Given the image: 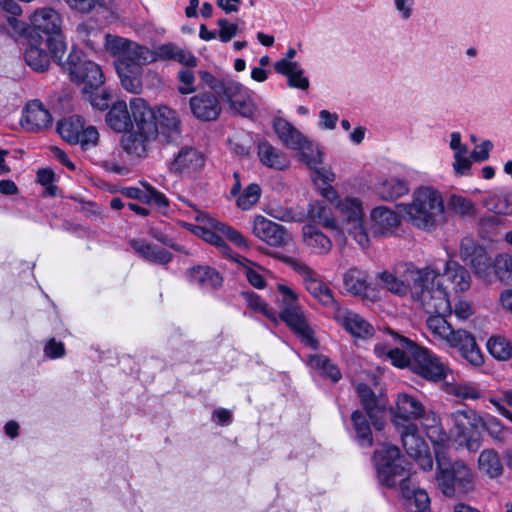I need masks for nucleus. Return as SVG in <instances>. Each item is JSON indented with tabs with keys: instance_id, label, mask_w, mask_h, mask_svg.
I'll return each mask as SVG.
<instances>
[{
	"instance_id": "f257e3e1",
	"label": "nucleus",
	"mask_w": 512,
	"mask_h": 512,
	"mask_svg": "<svg viewBox=\"0 0 512 512\" xmlns=\"http://www.w3.org/2000/svg\"><path fill=\"white\" fill-rule=\"evenodd\" d=\"M374 352L378 357L390 360L396 367L410 366L415 373L428 380L441 381L449 371L440 358L428 349L391 328L383 332V339L375 344Z\"/></svg>"
},
{
	"instance_id": "6e6d98bb",
	"label": "nucleus",
	"mask_w": 512,
	"mask_h": 512,
	"mask_svg": "<svg viewBox=\"0 0 512 512\" xmlns=\"http://www.w3.org/2000/svg\"><path fill=\"white\" fill-rule=\"evenodd\" d=\"M193 67L190 66H184L182 69L179 70L177 74V79L180 83L178 87V91L181 94H191L195 92V75L192 70Z\"/></svg>"
},
{
	"instance_id": "a878e982",
	"label": "nucleus",
	"mask_w": 512,
	"mask_h": 512,
	"mask_svg": "<svg viewBox=\"0 0 512 512\" xmlns=\"http://www.w3.org/2000/svg\"><path fill=\"white\" fill-rule=\"evenodd\" d=\"M373 189L374 193L383 201H395L409 193L408 182L392 175L379 178Z\"/></svg>"
},
{
	"instance_id": "58836bf2",
	"label": "nucleus",
	"mask_w": 512,
	"mask_h": 512,
	"mask_svg": "<svg viewBox=\"0 0 512 512\" xmlns=\"http://www.w3.org/2000/svg\"><path fill=\"white\" fill-rule=\"evenodd\" d=\"M84 124V120L81 116L72 115L58 122L57 131L66 142L78 144L79 135Z\"/></svg>"
},
{
	"instance_id": "5fc2aeb1",
	"label": "nucleus",
	"mask_w": 512,
	"mask_h": 512,
	"mask_svg": "<svg viewBox=\"0 0 512 512\" xmlns=\"http://www.w3.org/2000/svg\"><path fill=\"white\" fill-rule=\"evenodd\" d=\"M214 228L217 232L222 233L227 239L237 245L239 248L248 249L249 244L248 240L244 237L242 233L234 229L233 227L222 223L216 222L214 224Z\"/></svg>"
},
{
	"instance_id": "2f4dec72",
	"label": "nucleus",
	"mask_w": 512,
	"mask_h": 512,
	"mask_svg": "<svg viewBox=\"0 0 512 512\" xmlns=\"http://www.w3.org/2000/svg\"><path fill=\"white\" fill-rule=\"evenodd\" d=\"M106 122L111 129L118 133L126 132L135 125L132 109L126 102H115L106 115Z\"/></svg>"
},
{
	"instance_id": "ea45409f",
	"label": "nucleus",
	"mask_w": 512,
	"mask_h": 512,
	"mask_svg": "<svg viewBox=\"0 0 512 512\" xmlns=\"http://www.w3.org/2000/svg\"><path fill=\"white\" fill-rule=\"evenodd\" d=\"M368 415L356 410L351 415V420L356 432L358 443L362 447H371L373 445V437L370 428V422L367 419Z\"/></svg>"
},
{
	"instance_id": "5701e85b",
	"label": "nucleus",
	"mask_w": 512,
	"mask_h": 512,
	"mask_svg": "<svg viewBox=\"0 0 512 512\" xmlns=\"http://www.w3.org/2000/svg\"><path fill=\"white\" fill-rule=\"evenodd\" d=\"M52 116L41 101L32 100L25 106L21 125L29 132H38L51 125Z\"/></svg>"
},
{
	"instance_id": "680f3d73",
	"label": "nucleus",
	"mask_w": 512,
	"mask_h": 512,
	"mask_svg": "<svg viewBox=\"0 0 512 512\" xmlns=\"http://www.w3.org/2000/svg\"><path fill=\"white\" fill-rule=\"evenodd\" d=\"M448 203L450 208L460 215H471L474 212V206L471 200L463 196L452 195Z\"/></svg>"
},
{
	"instance_id": "f3484780",
	"label": "nucleus",
	"mask_w": 512,
	"mask_h": 512,
	"mask_svg": "<svg viewBox=\"0 0 512 512\" xmlns=\"http://www.w3.org/2000/svg\"><path fill=\"white\" fill-rule=\"evenodd\" d=\"M252 234L267 245L275 248L286 246L291 240V234L280 225L263 215H256L252 221Z\"/></svg>"
},
{
	"instance_id": "39448f33",
	"label": "nucleus",
	"mask_w": 512,
	"mask_h": 512,
	"mask_svg": "<svg viewBox=\"0 0 512 512\" xmlns=\"http://www.w3.org/2000/svg\"><path fill=\"white\" fill-rule=\"evenodd\" d=\"M444 211L443 199L439 191L430 186H422L413 193L411 203L404 206L408 220L417 228L431 231L437 225Z\"/></svg>"
},
{
	"instance_id": "f03ea898",
	"label": "nucleus",
	"mask_w": 512,
	"mask_h": 512,
	"mask_svg": "<svg viewBox=\"0 0 512 512\" xmlns=\"http://www.w3.org/2000/svg\"><path fill=\"white\" fill-rule=\"evenodd\" d=\"M395 274L383 271L378 274L381 284L391 293L399 296L409 294L411 299L428 311H447L444 293L433 290L440 275L432 268H417L405 263L396 268Z\"/></svg>"
},
{
	"instance_id": "4d7b16f0",
	"label": "nucleus",
	"mask_w": 512,
	"mask_h": 512,
	"mask_svg": "<svg viewBox=\"0 0 512 512\" xmlns=\"http://www.w3.org/2000/svg\"><path fill=\"white\" fill-rule=\"evenodd\" d=\"M357 393L361 400L363 408L365 409L368 415V418H373V409H375L376 407V398L374 392L368 385L360 383L357 385Z\"/></svg>"
},
{
	"instance_id": "0e129e2a",
	"label": "nucleus",
	"mask_w": 512,
	"mask_h": 512,
	"mask_svg": "<svg viewBox=\"0 0 512 512\" xmlns=\"http://www.w3.org/2000/svg\"><path fill=\"white\" fill-rule=\"evenodd\" d=\"M295 56L296 50L294 48H289L286 52L285 57L275 62V71L279 74H287V72H289L288 69L297 68V65H299V63L293 61Z\"/></svg>"
},
{
	"instance_id": "0eeeda50",
	"label": "nucleus",
	"mask_w": 512,
	"mask_h": 512,
	"mask_svg": "<svg viewBox=\"0 0 512 512\" xmlns=\"http://www.w3.org/2000/svg\"><path fill=\"white\" fill-rule=\"evenodd\" d=\"M277 290L276 303L280 308L277 318L279 317L285 322L305 345L317 349L318 342L303 310L299 306L297 295L289 287L282 284L278 285Z\"/></svg>"
},
{
	"instance_id": "9d476101",
	"label": "nucleus",
	"mask_w": 512,
	"mask_h": 512,
	"mask_svg": "<svg viewBox=\"0 0 512 512\" xmlns=\"http://www.w3.org/2000/svg\"><path fill=\"white\" fill-rule=\"evenodd\" d=\"M107 47L118 56L115 67L123 65L138 73L143 65L155 62L152 50L126 38L107 36Z\"/></svg>"
},
{
	"instance_id": "09e8293b",
	"label": "nucleus",
	"mask_w": 512,
	"mask_h": 512,
	"mask_svg": "<svg viewBox=\"0 0 512 512\" xmlns=\"http://www.w3.org/2000/svg\"><path fill=\"white\" fill-rule=\"evenodd\" d=\"M243 296L247 302V305L254 311L263 314L269 320L277 322V312L273 308L268 306L259 295L254 292L243 293Z\"/></svg>"
},
{
	"instance_id": "4468645a",
	"label": "nucleus",
	"mask_w": 512,
	"mask_h": 512,
	"mask_svg": "<svg viewBox=\"0 0 512 512\" xmlns=\"http://www.w3.org/2000/svg\"><path fill=\"white\" fill-rule=\"evenodd\" d=\"M282 260L302 277L307 291L321 304L335 308V310L339 307L331 289L320 279L317 272L299 259L283 256Z\"/></svg>"
},
{
	"instance_id": "774afa93",
	"label": "nucleus",
	"mask_w": 512,
	"mask_h": 512,
	"mask_svg": "<svg viewBox=\"0 0 512 512\" xmlns=\"http://www.w3.org/2000/svg\"><path fill=\"white\" fill-rule=\"evenodd\" d=\"M493 149V143L490 140H484L477 145L470 153L469 157L473 162H484L489 159L490 151Z\"/></svg>"
},
{
	"instance_id": "6ab92c4d",
	"label": "nucleus",
	"mask_w": 512,
	"mask_h": 512,
	"mask_svg": "<svg viewBox=\"0 0 512 512\" xmlns=\"http://www.w3.org/2000/svg\"><path fill=\"white\" fill-rule=\"evenodd\" d=\"M460 257L471 266L477 276L486 278L490 274L493 261L486 249L477 245L473 239H462L460 244Z\"/></svg>"
},
{
	"instance_id": "338daca9",
	"label": "nucleus",
	"mask_w": 512,
	"mask_h": 512,
	"mask_svg": "<svg viewBox=\"0 0 512 512\" xmlns=\"http://www.w3.org/2000/svg\"><path fill=\"white\" fill-rule=\"evenodd\" d=\"M98 139L99 133L95 127H83L79 135L78 144H80L83 149H87L90 146H95L98 142Z\"/></svg>"
},
{
	"instance_id": "9b49d317",
	"label": "nucleus",
	"mask_w": 512,
	"mask_h": 512,
	"mask_svg": "<svg viewBox=\"0 0 512 512\" xmlns=\"http://www.w3.org/2000/svg\"><path fill=\"white\" fill-rule=\"evenodd\" d=\"M373 460L379 482L386 487H395L396 478L405 475V460L401 456L399 448L394 445H381L375 450Z\"/></svg>"
},
{
	"instance_id": "e2e57ef3",
	"label": "nucleus",
	"mask_w": 512,
	"mask_h": 512,
	"mask_svg": "<svg viewBox=\"0 0 512 512\" xmlns=\"http://www.w3.org/2000/svg\"><path fill=\"white\" fill-rule=\"evenodd\" d=\"M217 25L219 27L218 37L223 43L231 41L238 33V25L229 22L226 18L218 19Z\"/></svg>"
},
{
	"instance_id": "412c9836",
	"label": "nucleus",
	"mask_w": 512,
	"mask_h": 512,
	"mask_svg": "<svg viewBox=\"0 0 512 512\" xmlns=\"http://www.w3.org/2000/svg\"><path fill=\"white\" fill-rule=\"evenodd\" d=\"M205 159L201 152L191 147L179 150L171 162L170 171L181 176H191L203 169Z\"/></svg>"
},
{
	"instance_id": "aec40b11",
	"label": "nucleus",
	"mask_w": 512,
	"mask_h": 512,
	"mask_svg": "<svg viewBox=\"0 0 512 512\" xmlns=\"http://www.w3.org/2000/svg\"><path fill=\"white\" fill-rule=\"evenodd\" d=\"M24 59L26 64L33 70L38 72H44L49 68L50 61L53 59L61 67L64 61L57 60L53 57L51 50L46 46V39L42 36H34L32 33L28 37V46L24 53Z\"/></svg>"
},
{
	"instance_id": "052dcab7",
	"label": "nucleus",
	"mask_w": 512,
	"mask_h": 512,
	"mask_svg": "<svg viewBox=\"0 0 512 512\" xmlns=\"http://www.w3.org/2000/svg\"><path fill=\"white\" fill-rule=\"evenodd\" d=\"M197 230L201 231V237L208 243L214 245L219 249L221 253L224 255H230L231 249L226 244V242L222 239L221 236L217 234L215 231H211L208 229H204L201 227H197Z\"/></svg>"
},
{
	"instance_id": "8fccbe9b",
	"label": "nucleus",
	"mask_w": 512,
	"mask_h": 512,
	"mask_svg": "<svg viewBox=\"0 0 512 512\" xmlns=\"http://www.w3.org/2000/svg\"><path fill=\"white\" fill-rule=\"evenodd\" d=\"M492 269L501 281H512V255L499 254L493 261Z\"/></svg>"
},
{
	"instance_id": "6e6552de",
	"label": "nucleus",
	"mask_w": 512,
	"mask_h": 512,
	"mask_svg": "<svg viewBox=\"0 0 512 512\" xmlns=\"http://www.w3.org/2000/svg\"><path fill=\"white\" fill-rule=\"evenodd\" d=\"M415 420H421L422 425L427 429V436L433 441V434L440 432L439 419L432 411H426L424 405L414 396L403 393L399 394L396 402V409L393 413L392 422L396 428L416 425ZM440 437L438 441H443Z\"/></svg>"
},
{
	"instance_id": "c03bdc74",
	"label": "nucleus",
	"mask_w": 512,
	"mask_h": 512,
	"mask_svg": "<svg viewBox=\"0 0 512 512\" xmlns=\"http://www.w3.org/2000/svg\"><path fill=\"white\" fill-rule=\"evenodd\" d=\"M116 71L120 77L123 88L131 93L138 94L142 90L141 74L142 71L136 73L133 69L126 66H116Z\"/></svg>"
},
{
	"instance_id": "bb28decb",
	"label": "nucleus",
	"mask_w": 512,
	"mask_h": 512,
	"mask_svg": "<svg viewBox=\"0 0 512 512\" xmlns=\"http://www.w3.org/2000/svg\"><path fill=\"white\" fill-rule=\"evenodd\" d=\"M449 147L453 151L452 168L456 176H465L470 173L472 161L469 157L468 145L462 142L460 132L450 134Z\"/></svg>"
},
{
	"instance_id": "c9c22d12",
	"label": "nucleus",
	"mask_w": 512,
	"mask_h": 512,
	"mask_svg": "<svg viewBox=\"0 0 512 512\" xmlns=\"http://www.w3.org/2000/svg\"><path fill=\"white\" fill-rule=\"evenodd\" d=\"M190 279L203 289L213 290L222 286L223 278L209 266H197L190 270Z\"/></svg>"
},
{
	"instance_id": "e433bc0d",
	"label": "nucleus",
	"mask_w": 512,
	"mask_h": 512,
	"mask_svg": "<svg viewBox=\"0 0 512 512\" xmlns=\"http://www.w3.org/2000/svg\"><path fill=\"white\" fill-rule=\"evenodd\" d=\"M308 215L311 220L329 229H337V220L334 217L330 205L324 201H315L309 205Z\"/></svg>"
},
{
	"instance_id": "473e14b6",
	"label": "nucleus",
	"mask_w": 512,
	"mask_h": 512,
	"mask_svg": "<svg viewBox=\"0 0 512 512\" xmlns=\"http://www.w3.org/2000/svg\"><path fill=\"white\" fill-rule=\"evenodd\" d=\"M303 242L313 254L326 255L332 248V241L313 225L303 227Z\"/></svg>"
},
{
	"instance_id": "393cba45",
	"label": "nucleus",
	"mask_w": 512,
	"mask_h": 512,
	"mask_svg": "<svg viewBox=\"0 0 512 512\" xmlns=\"http://www.w3.org/2000/svg\"><path fill=\"white\" fill-rule=\"evenodd\" d=\"M129 244L139 257L149 263L167 265L173 259L172 253L168 250L156 244L149 243L145 239H131Z\"/></svg>"
},
{
	"instance_id": "79ce46f5",
	"label": "nucleus",
	"mask_w": 512,
	"mask_h": 512,
	"mask_svg": "<svg viewBox=\"0 0 512 512\" xmlns=\"http://www.w3.org/2000/svg\"><path fill=\"white\" fill-rule=\"evenodd\" d=\"M308 363L311 368L329 378L332 382H338L342 377L339 368L325 355H310Z\"/></svg>"
},
{
	"instance_id": "69168bd1",
	"label": "nucleus",
	"mask_w": 512,
	"mask_h": 512,
	"mask_svg": "<svg viewBox=\"0 0 512 512\" xmlns=\"http://www.w3.org/2000/svg\"><path fill=\"white\" fill-rule=\"evenodd\" d=\"M146 196L148 200L144 202L146 204H153L159 209H166L169 205L168 198L150 184H147Z\"/></svg>"
},
{
	"instance_id": "4c0bfd02",
	"label": "nucleus",
	"mask_w": 512,
	"mask_h": 512,
	"mask_svg": "<svg viewBox=\"0 0 512 512\" xmlns=\"http://www.w3.org/2000/svg\"><path fill=\"white\" fill-rule=\"evenodd\" d=\"M343 284L350 294L363 296L369 287L367 273L358 268H350L343 276Z\"/></svg>"
},
{
	"instance_id": "a211bd4d",
	"label": "nucleus",
	"mask_w": 512,
	"mask_h": 512,
	"mask_svg": "<svg viewBox=\"0 0 512 512\" xmlns=\"http://www.w3.org/2000/svg\"><path fill=\"white\" fill-rule=\"evenodd\" d=\"M217 95L229 102L231 108L243 116L253 113L254 107L246 87L231 78H222Z\"/></svg>"
},
{
	"instance_id": "72a5a7b5",
	"label": "nucleus",
	"mask_w": 512,
	"mask_h": 512,
	"mask_svg": "<svg viewBox=\"0 0 512 512\" xmlns=\"http://www.w3.org/2000/svg\"><path fill=\"white\" fill-rule=\"evenodd\" d=\"M273 128L281 142L290 149L297 150L301 147L305 136L296 129L290 122L283 118H275Z\"/></svg>"
},
{
	"instance_id": "dca6fc26",
	"label": "nucleus",
	"mask_w": 512,
	"mask_h": 512,
	"mask_svg": "<svg viewBox=\"0 0 512 512\" xmlns=\"http://www.w3.org/2000/svg\"><path fill=\"white\" fill-rule=\"evenodd\" d=\"M450 419L459 440L469 451H477L480 447L479 433L476 430L480 421L478 414L471 408L457 409L451 413Z\"/></svg>"
},
{
	"instance_id": "20e7f679",
	"label": "nucleus",
	"mask_w": 512,
	"mask_h": 512,
	"mask_svg": "<svg viewBox=\"0 0 512 512\" xmlns=\"http://www.w3.org/2000/svg\"><path fill=\"white\" fill-rule=\"evenodd\" d=\"M129 104L135 125L126 131L121 144L126 153L143 158L148 154L149 144L158 135L156 116L142 98H132Z\"/></svg>"
},
{
	"instance_id": "864d4df0",
	"label": "nucleus",
	"mask_w": 512,
	"mask_h": 512,
	"mask_svg": "<svg viewBox=\"0 0 512 512\" xmlns=\"http://www.w3.org/2000/svg\"><path fill=\"white\" fill-rule=\"evenodd\" d=\"M485 428L495 442L506 443L508 441L510 429L505 427L496 417H490L485 424Z\"/></svg>"
},
{
	"instance_id": "13d9d810",
	"label": "nucleus",
	"mask_w": 512,
	"mask_h": 512,
	"mask_svg": "<svg viewBox=\"0 0 512 512\" xmlns=\"http://www.w3.org/2000/svg\"><path fill=\"white\" fill-rule=\"evenodd\" d=\"M287 74H282L287 77L288 86L291 88H297L301 90H307L309 88V79L304 76V70L297 65V68L288 69Z\"/></svg>"
},
{
	"instance_id": "f704fd0d",
	"label": "nucleus",
	"mask_w": 512,
	"mask_h": 512,
	"mask_svg": "<svg viewBox=\"0 0 512 512\" xmlns=\"http://www.w3.org/2000/svg\"><path fill=\"white\" fill-rule=\"evenodd\" d=\"M441 278L449 282L456 292L466 291L471 284L469 272L455 261H447Z\"/></svg>"
},
{
	"instance_id": "a19ab883",
	"label": "nucleus",
	"mask_w": 512,
	"mask_h": 512,
	"mask_svg": "<svg viewBox=\"0 0 512 512\" xmlns=\"http://www.w3.org/2000/svg\"><path fill=\"white\" fill-rule=\"evenodd\" d=\"M479 469L490 478H496L503 473V466L498 453L493 449L483 450L478 458Z\"/></svg>"
},
{
	"instance_id": "2eb2a0df",
	"label": "nucleus",
	"mask_w": 512,
	"mask_h": 512,
	"mask_svg": "<svg viewBox=\"0 0 512 512\" xmlns=\"http://www.w3.org/2000/svg\"><path fill=\"white\" fill-rule=\"evenodd\" d=\"M407 455L413 459L423 471H431L433 458L425 440L419 435L417 425L396 428Z\"/></svg>"
},
{
	"instance_id": "a18cd8bd",
	"label": "nucleus",
	"mask_w": 512,
	"mask_h": 512,
	"mask_svg": "<svg viewBox=\"0 0 512 512\" xmlns=\"http://www.w3.org/2000/svg\"><path fill=\"white\" fill-rule=\"evenodd\" d=\"M299 151V158L310 168H316L317 165L322 163V152L319 147L307 138L301 144V147L297 148Z\"/></svg>"
},
{
	"instance_id": "f8f14e48",
	"label": "nucleus",
	"mask_w": 512,
	"mask_h": 512,
	"mask_svg": "<svg viewBox=\"0 0 512 512\" xmlns=\"http://www.w3.org/2000/svg\"><path fill=\"white\" fill-rule=\"evenodd\" d=\"M62 68L67 70L71 78L84 83L83 91L100 88L104 83V75L98 64L87 60L79 50H72Z\"/></svg>"
},
{
	"instance_id": "ddd939ff",
	"label": "nucleus",
	"mask_w": 512,
	"mask_h": 512,
	"mask_svg": "<svg viewBox=\"0 0 512 512\" xmlns=\"http://www.w3.org/2000/svg\"><path fill=\"white\" fill-rule=\"evenodd\" d=\"M335 208L347 232L361 248L369 244V237L363 226V207L358 198L346 197L335 203Z\"/></svg>"
},
{
	"instance_id": "49530a36",
	"label": "nucleus",
	"mask_w": 512,
	"mask_h": 512,
	"mask_svg": "<svg viewBox=\"0 0 512 512\" xmlns=\"http://www.w3.org/2000/svg\"><path fill=\"white\" fill-rule=\"evenodd\" d=\"M489 353L498 360H508L512 356V344L504 337L493 336L487 342Z\"/></svg>"
},
{
	"instance_id": "423d86ee",
	"label": "nucleus",
	"mask_w": 512,
	"mask_h": 512,
	"mask_svg": "<svg viewBox=\"0 0 512 512\" xmlns=\"http://www.w3.org/2000/svg\"><path fill=\"white\" fill-rule=\"evenodd\" d=\"M436 480L441 492L449 498L466 494L474 488L471 469L462 461L451 462L443 452L436 451Z\"/></svg>"
},
{
	"instance_id": "603ef678",
	"label": "nucleus",
	"mask_w": 512,
	"mask_h": 512,
	"mask_svg": "<svg viewBox=\"0 0 512 512\" xmlns=\"http://www.w3.org/2000/svg\"><path fill=\"white\" fill-rule=\"evenodd\" d=\"M83 94L91 105L99 110H106L112 97L110 92L103 88L102 85L97 89L91 88L89 91H83Z\"/></svg>"
},
{
	"instance_id": "1a4fd4ad",
	"label": "nucleus",
	"mask_w": 512,
	"mask_h": 512,
	"mask_svg": "<svg viewBox=\"0 0 512 512\" xmlns=\"http://www.w3.org/2000/svg\"><path fill=\"white\" fill-rule=\"evenodd\" d=\"M34 32L44 33L46 46L49 47L53 57L60 60L66 51V43L61 32L62 19L60 14L50 7L36 9L29 18Z\"/></svg>"
},
{
	"instance_id": "3c124183",
	"label": "nucleus",
	"mask_w": 512,
	"mask_h": 512,
	"mask_svg": "<svg viewBox=\"0 0 512 512\" xmlns=\"http://www.w3.org/2000/svg\"><path fill=\"white\" fill-rule=\"evenodd\" d=\"M261 188L256 183L249 184L237 198V206L242 210H249L260 199Z\"/></svg>"
},
{
	"instance_id": "4be33fe9",
	"label": "nucleus",
	"mask_w": 512,
	"mask_h": 512,
	"mask_svg": "<svg viewBox=\"0 0 512 512\" xmlns=\"http://www.w3.org/2000/svg\"><path fill=\"white\" fill-rule=\"evenodd\" d=\"M189 106L193 116L201 121H214L222 111L218 97L212 92L194 95L189 100Z\"/></svg>"
},
{
	"instance_id": "c756f323",
	"label": "nucleus",
	"mask_w": 512,
	"mask_h": 512,
	"mask_svg": "<svg viewBox=\"0 0 512 512\" xmlns=\"http://www.w3.org/2000/svg\"><path fill=\"white\" fill-rule=\"evenodd\" d=\"M155 61H176L184 66L195 67L197 58L194 54L186 49L179 47L174 43H166L152 50Z\"/></svg>"
},
{
	"instance_id": "37998d69",
	"label": "nucleus",
	"mask_w": 512,
	"mask_h": 512,
	"mask_svg": "<svg viewBox=\"0 0 512 512\" xmlns=\"http://www.w3.org/2000/svg\"><path fill=\"white\" fill-rule=\"evenodd\" d=\"M485 207L499 215H512V192L492 194L485 198Z\"/></svg>"
},
{
	"instance_id": "cd10ccee",
	"label": "nucleus",
	"mask_w": 512,
	"mask_h": 512,
	"mask_svg": "<svg viewBox=\"0 0 512 512\" xmlns=\"http://www.w3.org/2000/svg\"><path fill=\"white\" fill-rule=\"evenodd\" d=\"M371 229L377 235L393 233L400 223L398 214L390 208L379 206L370 214Z\"/></svg>"
},
{
	"instance_id": "7ed1b4c3",
	"label": "nucleus",
	"mask_w": 512,
	"mask_h": 512,
	"mask_svg": "<svg viewBox=\"0 0 512 512\" xmlns=\"http://www.w3.org/2000/svg\"><path fill=\"white\" fill-rule=\"evenodd\" d=\"M433 290H440L444 293V299L447 302V311H428L430 314L427 319V327L434 337L444 341L452 348H457L461 357L474 367H479L484 363V358L472 334L463 329H453L452 325L446 320L447 316L452 314V307L448 292L443 286L441 280H437V284Z\"/></svg>"
},
{
	"instance_id": "bf43d9fd",
	"label": "nucleus",
	"mask_w": 512,
	"mask_h": 512,
	"mask_svg": "<svg viewBox=\"0 0 512 512\" xmlns=\"http://www.w3.org/2000/svg\"><path fill=\"white\" fill-rule=\"evenodd\" d=\"M451 392L462 399L476 400L481 396L480 389L473 383L456 384L452 387Z\"/></svg>"
},
{
	"instance_id": "c85d7f7f",
	"label": "nucleus",
	"mask_w": 512,
	"mask_h": 512,
	"mask_svg": "<svg viewBox=\"0 0 512 512\" xmlns=\"http://www.w3.org/2000/svg\"><path fill=\"white\" fill-rule=\"evenodd\" d=\"M400 491L403 498L410 502V512H431L428 493L423 489L415 488L410 477L400 480Z\"/></svg>"
},
{
	"instance_id": "7c9ffc66",
	"label": "nucleus",
	"mask_w": 512,
	"mask_h": 512,
	"mask_svg": "<svg viewBox=\"0 0 512 512\" xmlns=\"http://www.w3.org/2000/svg\"><path fill=\"white\" fill-rule=\"evenodd\" d=\"M257 155L262 165L274 170H284L289 167L288 156L266 140L257 145Z\"/></svg>"
},
{
	"instance_id": "b1692460",
	"label": "nucleus",
	"mask_w": 512,
	"mask_h": 512,
	"mask_svg": "<svg viewBox=\"0 0 512 512\" xmlns=\"http://www.w3.org/2000/svg\"><path fill=\"white\" fill-rule=\"evenodd\" d=\"M335 319L355 337L366 338L373 335V326L353 311L338 307Z\"/></svg>"
},
{
	"instance_id": "de8ad7c7",
	"label": "nucleus",
	"mask_w": 512,
	"mask_h": 512,
	"mask_svg": "<svg viewBox=\"0 0 512 512\" xmlns=\"http://www.w3.org/2000/svg\"><path fill=\"white\" fill-rule=\"evenodd\" d=\"M158 121L162 129H167L168 137L178 135L180 133V122L178 120L176 111L162 107L158 111Z\"/></svg>"
}]
</instances>
